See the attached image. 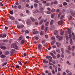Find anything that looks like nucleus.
I'll return each instance as SVG.
<instances>
[{"mask_svg": "<svg viewBox=\"0 0 75 75\" xmlns=\"http://www.w3.org/2000/svg\"><path fill=\"white\" fill-rule=\"evenodd\" d=\"M11 47L12 48H14L16 50H18V46L16 45V44H13L11 45Z\"/></svg>", "mask_w": 75, "mask_h": 75, "instance_id": "obj_1", "label": "nucleus"}, {"mask_svg": "<svg viewBox=\"0 0 75 75\" xmlns=\"http://www.w3.org/2000/svg\"><path fill=\"white\" fill-rule=\"evenodd\" d=\"M71 38H72V35H71V34H70V35H69V39H70V43L71 45H72V40L71 39Z\"/></svg>", "mask_w": 75, "mask_h": 75, "instance_id": "obj_2", "label": "nucleus"}, {"mask_svg": "<svg viewBox=\"0 0 75 75\" xmlns=\"http://www.w3.org/2000/svg\"><path fill=\"white\" fill-rule=\"evenodd\" d=\"M56 44L57 45V47H58L59 48V47H60L59 46H61V44L59 42H57Z\"/></svg>", "mask_w": 75, "mask_h": 75, "instance_id": "obj_3", "label": "nucleus"}, {"mask_svg": "<svg viewBox=\"0 0 75 75\" xmlns=\"http://www.w3.org/2000/svg\"><path fill=\"white\" fill-rule=\"evenodd\" d=\"M56 37L57 38H58L59 40H61L62 39V36L60 37V36H59V35L57 36Z\"/></svg>", "mask_w": 75, "mask_h": 75, "instance_id": "obj_4", "label": "nucleus"}, {"mask_svg": "<svg viewBox=\"0 0 75 75\" xmlns=\"http://www.w3.org/2000/svg\"><path fill=\"white\" fill-rule=\"evenodd\" d=\"M0 48L2 49V50H6L7 47L4 46H1L0 47Z\"/></svg>", "mask_w": 75, "mask_h": 75, "instance_id": "obj_5", "label": "nucleus"}, {"mask_svg": "<svg viewBox=\"0 0 75 75\" xmlns=\"http://www.w3.org/2000/svg\"><path fill=\"white\" fill-rule=\"evenodd\" d=\"M38 48L39 50H41L42 48V45L41 44H39L38 46Z\"/></svg>", "mask_w": 75, "mask_h": 75, "instance_id": "obj_6", "label": "nucleus"}, {"mask_svg": "<svg viewBox=\"0 0 75 75\" xmlns=\"http://www.w3.org/2000/svg\"><path fill=\"white\" fill-rule=\"evenodd\" d=\"M27 24L28 25L30 24L31 23V21L29 19H28L27 21Z\"/></svg>", "mask_w": 75, "mask_h": 75, "instance_id": "obj_7", "label": "nucleus"}, {"mask_svg": "<svg viewBox=\"0 0 75 75\" xmlns=\"http://www.w3.org/2000/svg\"><path fill=\"white\" fill-rule=\"evenodd\" d=\"M9 18L10 19H11V20H14L15 18H14L12 16H9Z\"/></svg>", "mask_w": 75, "mask_h": 75, "instance_id": "obj_8", "label": "nucleus"}, {"mask_svg": "<svg viewBox=\"0 0 75 75\" xmlns=\"http://www.w3.org/2000/svg\"><path fill=\"white\" fill-rule=\"evenodd\" d=\"M63 23V21H60L58 23V24L59 25H61V24H62Z\"/></svg>", "mask_w": 75, "mask_h": 75, "instance_id": "obj_9", "label": "nucleus"}, {"mask_svg": "<svg viewBox=\"0 0 75 75\" xmlns=\"http://www.w3.org/2000/svg\"><path fill=\"white\" fill-rule=\"evenodd\" d=\"M0 57L2 58H6V56L2 54L0 56Z\"/></svg>", "mask_w": 75, "mask_h": 75, "instance_id": "obj_10", "label": "nucleus"}, {"mask_svg": "<svg viewBox=\"0 0 75 75\" xmlns=\"http://www.w3.org/2000/svg\"><path fill=\"white\" fill-rule=\"evenodd\" d=\"M30 18L33 22H34V21H35V19H34V18H33L32 17H30Z\"/></svg>", "mask_w": 75, "mask_h": 75, "instance_id": "obj_11", "label": "nucleus"}, {"mask_svg": "<svg viewBox=\"0 0 75 75\" xmlns=\"http://www.w3.org/2000/svg\"><path fill=\"white\" fill-rule=\"evenodd\" d=\"M43 62L44 63H46V64H47V63H48V61H46V59H43Z\"/></svg>", "mask_w": 75, "mask_h": 75, "instance_id": "obj_12", "label": "nucleus"}, {"mask_svg": "<svg viewBox=\"0 0 75 75\" xmlns=\"http://www.w3.org/2000/svg\"><path fill=\"white\" fill-rule=\"evenodd\" d=\"M54 35H58V31L56 30L54 31Z\"/></svg>", "mask_w": 75, "mask_h": 75, "instance_id": "obj_13", "label": "nucleus"}, {"mask_svg": "<svg viewBox=\"0 0 75 75\" xmlns=\"http://www.w3.org/2000/svg\"><path fill=\"white\" fill-rule=\"evenodd\" d=\"M74 49H75V46H73L72 47L71 49V50L72 51H74Z\"/></svg>", "mask_w": 75, "mask_h": 75, "instance_id": "obj_14", "label": "nucleus"}, {"mask_svg": "<svg viewBox=\"0 0 75 75\" xmlns=\"http://www.w3.org/2000/svg\"><path fill=\"white\" fill-rule=\"evenodd\" d=\"M68 33L69 34H71V29H68Z\"/></svg>", "mask_w": 75, "mask_h": 75, "instance_id": "obj_15", "label": "nucleus"}, {"mask_svg": "<svg viewBox=\"0 0 75 75\" xmlns=\"http://www.w3.org/2000/svg\"><path fill=\"white\" fill-rule=\"evenodd\" d=\"M50 23V22L49 21H47L46 24H45V26H48V24Z\"/></svg>", "mask_w": 75, "mask_h": 75, "instance_id": "obj_16", "label": "nucleus"}, {"mask_svg": "<svg viewBox=\"0 0 75 75\" xmlns=\"http://www.w3.org/2000/svg\"><path fill=\"white\" fill-rule=\"evenodd\" d=\"M56 50L57 52H60V50L58 48H57L56 49Z\"/></svg>", "mask_w": 75, "mask_h": 75, "instance_id": "obj_17", "label": "nucleus"}, {"mask_svg": "<svg viewBox=\"0 0 75 75\" xmlns=\"http://www.w3.org/2000/svg\"><path fill=\"white\" fill-rule=\"evenodd\" d=\"M44 21V20L42 19L41 21H40V24H42V23H43V22Z\"/></svg>", "mask_w": 75, "mask_h": 75, "instance_id": "obj_18", "label": "nucleus"}, {"mask_svg": "<svg viewBox=\"0 0 75 75\" xmlns=\"http://www.w3.org/2000/svg\"><path fill=\"white\" fill-rule=\"evenodd\" d=\"M53 23H54V20H52L50 22V24H51V25H52V24H53Z\"/></svg>", "mask_w": 75, "mask_h": 75, "instance_id": "obj_19", "label": "nucleus"}, {"mask_svg": "<svg viewBox=\"0 0 75 75\" xmlns=\"http://www.w3.org/2000/svg\"><path fill=\"white\" fill-rule=\"evenodd\" d=\"M72 38L73 40H74V41H75V35H74L73 36Z\"/></svg>", "mask_w": 75, "mask_h": 75, "instance_id": "obj_20", "label": "nucleus"}, {"mask_svg": "<svg viewBox=\"0 0 75 75\" xmlns=\"http://www.w3.org/2000/svg\"><path fill=\"white\" fill-rule=\"evenodd\" d=\"M34 2L35 3H40V1L38 0H35Z\"/></svg>", "mask_w": 75, "mask_h": 75, "instance_id": "obj_21", "label": "nucleus"}, {"mask_svg": "<svg viewBox=\"0 0 75 75\" xmlns=\"http://www.w3.org/2000/svg\"><path fill=\"white\" fill-rule=\"evenodd\" d=\"M63 4L64 6H67V3L64 2L63 3Z\"/></svg>", "mask_w": 75, "mask_h": 75, "instance_id": "obj_22", "label": "nucleus"}, {"mask_svg": "<svg viewBox=\"0 0 75 75\" xmlns=\"http://www.w3.org/2000/svg\"><path fill=\"white\" fill-rule=\"evenodd\" d=\"M22 38L23 37H22V36H20L18 39L19 41H20V40H21V39H22Z\"/></svg>", "mask_w": 75, "mask_h": 75, "instance_id": "obj_23", "label": "nucleus"}, {"mask_svg": "<svg viewBox=\"0 0 75 75\" xmlns=\"http://www.w3.org/2000/svg\"><path fill=\"white\" fill-rule=\"evenodd\" d=\"M44 28V25H42L41 27V29L42 30H43Z\"/></svg>", "mask_w": 75, "mask_h": 75, "instance_id": "obj_24", "label": "nucleus"}, {"mask_svg": "<svg viewBox=\"0 0 75 75\" xmlns=\"http://www.w3.org/2000/svg\"><path fill=\"white\" fill-rule=\"evenodd\" d=\"M67 64H68V65H71V64L69 62V61H67Z\"/></svg>", "mask_w": 75, "mask_h": 75, "instance_id": "obj_25", "label": "nucleus"}, {"mask_svg": "<svg viewBox=\"0 0 75 75\" xmlns=\"http://www.w3.org/2000/svg\"><path fill=\"white\" fill-rule=\"evenodd\" d=\"M44 34V31H41L40 33V35H43Z\"/></svg>", "mask_w": 75, "mask_h": 75, "instance_id": "obj_26", "label": "nucleus"}, {"mask_svg": "<svg viewBox=\"0 0 75 75\" xmlns=\"http://www.w3.org/2000/svg\"><path fill=\"white\" fill-rule=\"evenodd\" d=\"M33 33L34 34H38V31L36 32H33Z\"/></svg>", "mask_w": 75, "mask_h": 75, "instance_id": "obj_27", "label": "nucleus"}, {"mask_svg": "<svg viewBox=\"0 0 75 75\" xmlns=\"http://www.w3.org/2000/svg\"><path fill=\"white\" fill-rule=\"evenodd\" d=\"M55 42L54 41H53L52 42H51V45H54V43Z\"/></svg>", "mask_w": 75, "mask_h": 75, "instance_id": "obj_28", "label": "nucleus"}, {"mask_svg": "<svg viewBox=\"0 0 75 75\" xmlns=\"http://www.w3.org/2000/svg\"><path fill=\"white\" fill-rule=\"evenodd\" d=\"M7 64V62H5L2 64V66H5Z\"/></svg>", "mask_w": 75, "mask_h": 75, "instance_id": "obj_29", "label": "nucleus"}, {"mask_svg": "<svg viewBox=\"0 0 75 75\" xmlns=\"http://www.w3.org/2000/svg\"><path fill=\"white\" fill-rule=\"evenodd\" d=\"M64 33V31H62L61 33V34L62 35H63Z\"/></svg>", "mask_w": 75, "mask_h": 75, "instance_id": "obj_30", "label": "nucleus"}, {"mask_svg": "<svg viewBox=\"0 0 75 75\" xmlns=\"http://www.w3.org/2000/svg\"><path fill=\"white\" fill-rule=\"evenodd\" d=\"M72 75V72H70L68 74H67L66 75Z\"/></svg>", "mask_w": 75, "mask_h": 75, "instance_id": "obj_31", "label": "nucleus"}, {"mask_svg": "<svg viewBox=\"0 0 75 75\" xmlns=\"http://www.w3.org/2000/svg\"><path fill=\"white\" fill-rule=\"evenodd\" d=\"M58 70L59 71L61 72V69L59 67L58 68Z\"/></svg>", "mask_w": 75, "mask_h": 75, "instance_id": "obj_32", "label": "nucleus"}, {"mask_svg": "<svg viewBox=\"0 0 75 75\" xmlns=\"http://www.w3.org/2000/svg\"><path fill=\"white\" fill-rule=\"evenodd\" d=\"M7 36V35H2V38H4L6 37Z\"/></svg>", "mask_w": 75, "mask_h": 75, "instance_id": "obj_33", "label": "nucleus"}, {"mask_svg": "<svg viewBox=\"0 0 75 75\" xmlns=\"http://www.w3.org/2000/svg\"><path fill=\"white\" fill-rule=\"evenodd\" d=\"M2 41H3V42H7V41H8V40H2Z\"/></svg>", "mask_w": 75, "mask_h": 75, "instance_id": "obj_34", "label": "nucleus"}, {"mask_svg": "<svg viewBox=\"0 0 75 75\" xmlns=\"http://www.w3.org/2000/svg\"><path fill=\"white\" fill-rule=\"evenodd\" d=\"M61 51L62 52V53H64V49L63 48H61Z\"/></svg>", "mask_w": 75, "mask_h": 75, "instance_id": "obj_35", "label": "nucleus"}, {"mask_svg": "<svg viewBox=\"0 0 75 75\" xmlns=\"http://www.w3.org/2000/svg\"><path fill=\"white\" fill-rule=\"evenodd\" d=\"M68 49L69 50H71V46L70 45H69L68 46Z\"/></svg>", "mask_w": 75, "mask_h": 75, "instance_id": "obj_36", "label": "nucleus"}, {"mask_svg": "<svg viewBox=\"0 0 75 75\" xmlns=\"http://www.w3.org/2000/svg\"><path fill=\"white\" fill-rule=\"evenodd\" d=\"M17 28L18 29H20V28H21V26L20 25H18L17 26Z\"/></svg>", "mask_w": 75, "mask_h": 75, "instance_id": "obj_37", "label": "nucleus"}, {"mask_svg": "<svg viewBox=\"0 0 75 75\" xmlns=\"http://www.w3.org/2000/svg\"><path fill=\"white\" fill-rule=\"evenodd\" d=\"M61 57V55H60V54H58L57 55V58H59V57Z\"/></svg>", "mask_w": 75, "mask_h": 75, "instance_id": "obj_38", "label": "nucleus"}, {"mask_svg": "<svg viewBox=\"0 0 75 75\" xmlns=\"http://www.w3.org/2000/svg\"><path fill=\"white\" fill-rule=\"evenodd\" d=\"M64 16L63 15L60 18V19H61V20H62L63 18H64Z\"/></svg>", "mask_w": 75, "mask_h": 75, "instance_id": "obj_39", "label": "nucleus"}, {"mask_svg": "<svg viewBox=\"0 0 75 75\" xmlns=\"http://www.w3.org/2000/svg\"><path fill=\"white\" fill-rule=\"evenodd\" d=\"M52 58L53 59H56L57 58V57L55 56H52Z\"/></svg>", "mask_w": 75, "mask_h": 75, "instance_id": "obj_40", "label": "nucleus"}, {"mask_svg": "<svg viewBox=\"0 0 75 75\" xmlns=\"http://www.w3.org/2000/svg\"><path fill=\"white\" fill-rule=\"evenodd\" d=\"M42 18V16H40L39 17L38 20H41V19Z\"/></svg>", "mask_w": 75, "mask_h": 75, "instance_id": "obj_41", "label": "nucleus"}, {"mask_svg": "<svg viewBox=\"0 0 75 75\" xmlns=\"http://www.w3.org/2000/svg\"><path fill=\"white\" fill-rule=\"evenodd\" d=\"M52 47H53V48H56L57 47V46H56V45H54L53 46H52Z\"/></svg>", "mask_w": 75, "mask_h": 75, "instance_id": "obj_42", "label": "nucleus"}, {"mask_svg": "<svg viewBox=\"0 0 75 75\" xmlns=\"http://www.w3.org/2000/svg\"><path fill=\"white\" fill-rule=\"evenodd\" d=\"M5 54H6V55H8L9 54V52L8 51H7L5 52Z\"/></svg>", "mask_w": 75, "mask_h": 75, "instance_id": "obj_43", "label": "nucleus"}, {"mask_svg": "<svg viewBox=\"0 0 75 75\" xmlns=\"http://www.w3.org/2000/svg\"><path fill=\"white\" fill-rule=\"evenodd\" d=\"M51 39L52 40H55V38L54 37H52L51 38Z\"/></svg>", "mask_w": 75, "mask_h": 75, "instance_id": "obj_44", "label": "nucleus"}, {"mask_svg": "<svg viewBox=\"0 0 75 75\" xmlns=\"http://www.w3.org/2000/svg\"><path fill=\"white\" fill-rule=\"evenodd\" d=\"M46 6H50V3H47L46 4Z\"/></svg>", "mask_w": 75, "mask_h": 75, "instance_id": "obj_45", "label": "nucleus"}, {"mask_svg": "<svg viewBox=\"0 0 75 75\" xmlns=\"http://www.w3.org/2000/svg\"><path fill=\"white\" fill-rule=\"evenodd\" d=\"M34 6L35 8H37V4H34Z\"/></svg>", "mask_w": 75, "mask_h": 75, "instance_id": "obj_46", "label": "nucleus"}, {"mask_svg": "<svg viewBox=\"0 0 75 75\" xmlns=\"http://www.w3.org/2000/svg\"><path fill=\"white\" fill-rule=\"evenodd\" d=\"M66 72H67V73H69V71L68 69H67L66 71Z\"/></svg>", "mask_w": 75, "mask_h": 75, "instance_id": "obj_47", "label": "nucleus"}, {"mask_svg": "<svg viewBox=\"0 0 75 75\" xmlns=\"http://www.w3.org/2000/svg\"><path fill=\"white\" fill-rule=\"evenodd\" d=\"M18 62L19 64L21 65H23V64H22V63H21V62L20 61H18Z\"/></svg>", "mask_w": 75, "mask_h": 75, "instance_id": "obj_48", "label": "nucleus"}, {"mask_svg": "<svg viewBox=\"0 0 75 75\" xmlns=\"http://www.w3.org/2000/svg\"><path fill=\"white\" fill-rule=\"evenodd\" d=\"M51 17L52 18H54V15L53 14H52L51 15Z\"/></svg>", "mask_w": 75, "mask_h": 75, "instance_id": "obj_49", "label": "nucleus"}, {"mask_svg": "<svg viewBox=\"0 0 75 75\" xmlns=\"http://www.w3.org/2000/svg\"><path fill=\"white\" fill-rule=\"evenodd\" d=\"M50 54L51 55L52 57L54 56V54L52 52L50 53Z\"/></svg>", "mask_w": 75, "mask_h": 75, "instance_id": "obj_50", "label": "nucleus"}, {"mask_svg": "<svg viewBox=\"0 0 75 75\" xmlns=\"http://www.w3.org/2000/svg\"><path fill=\"white\" fill-rule=\"evenodd\" d=\"M49 68L50 69H52V67L51 66H49Z\"/></svg>", "mask_w": 75, "mask_h": 75, "instance_id": "obj_51", "label": "nucleus"}, {"mask_svg": "<svg viewBox=\"0 0 75 75\" xmlns=\"http://www.w3.org/2000/svg\"><path fill=\"white\" fill-rule=\"evenodd\" d=\"M52 73L53 74H55V71H54V69H53L52 70Z\"/></svg>", "mask_w": 75, "mask_h": 75, "instance_id": "obj_52", "label": "nucleus"}, {"mask_svg": "<svg viewBox=\"0 0 75 75\" xmlns=\"http://www.w3.org/2000/svg\"><path fill=\"white\" fill-rule=\"evenodd\" d=\"M67 73L65 72H63L62 73V75H66Z\"/></svg>", "mask_w": 75, "mask_h": 75, "instance_id": "obj_53", "label": "nucleus"}, {"mask_svg": "<svg viewBox=\"0 0 75 75\" xmlns=\"http://www.w3.org/2000/svg\"><path fill=\"white\" fill-rule=\"evenodd\" d=\"M35 39H36V40H38V37H37V36H35Z\"/></svg>", "mask_w": 75, "mask_h": 75, "instance_id": "obj_54", "label": "nucleus"}, {"mask_svg": "<svg viewBox=\"0 0 75 75\" xmlns=\"http://www.w3.org/2000/svg\"><path fill=\"white\" fill-rule=\"evenodd\" d=\"M13 11H11L10 12V13L11 14H13Z\"/></svg>", "mask_w": 75, "mask_h": 75, "instance_id": "obj_55", "label": "nucleus"}, {"mask_svg": "<svg viewBox=\"0 0 75 75\" xmlns=\"http://www.w3.org/2000/svg\"><path fill=\"white\" fill-rule=\"evenodd\" d=\"M12 51H11V56H12L13 55V52H12Z\"/></svg>", "mask_w": 75, "mask_h": 75, "instance_id": "obj_56", "label": "nucleus"}, {"mask_svg": "<svg viewBox=\"0 0 75 75\" xmlns=\"http://www.w3.org/2000/svg\"><path fill=\"white\" fill-rule=\"evenodd\" d=\"M49 72V71H48V70H46L45 71V73L46 74H48V73Z\"/></svg>", "mask_w": 75, "mask_h": 75, "instance_id": "obj_57", "label": "nucleus"}, {"mask_svg": "<svg viewBox=\"0 0 75 75\" xmlns=\"http://www.w3.org/2000/svg\"><path fill=\"white\" fill-rule=\"evenodd\" d=\"M69 38V37H68V36H67L66 37V40H68Z\"/></svg>", "mask_w": 75, "mask_h": 75, "instance_id": "obj_58", "label": "nucleus"}, {"mask_svg": "<svg viewBox=\"0 0 75 75\" xmlns=\"http://www.w3.org/2000/svg\"><path fill=\"white\" fill-rule=\"evenodd\" d=\"M71 16H74V13H73V12H71Z\"/></svg>", "mask_w": 75, "mask_h": 75, "instance_id": "obj_59", "label": "nucleus"}, {"mask_svg": "<svg viewBox=\"0 0 75 75\" xmlns=\"http://www.w3.org/2000/svg\"><path fill=\"white\" fill-rule=\"evenodd\" d=\"M45 40H42V44H44V43H45Z\"/></svg>", "mask_w": 75, "mask_h": 75, "instance_id": "obj_60", "label": "nucleus"}, {"mask_svg": "<svg viewBox=\"0 0 75 75\" xmlns=\"http://www.w3.org/2000/svg\"><path fill=\"white\" fill-rule=\"evenodd\" d=\"M18 8L20 9V8H21V5H19L18 6Z\"/></svg>", "mask_w": 75, "mask_h": 75, "instance_id": "obj_61", "label": "nucleus"}, {"mask_svg": "<svg viewBox=\"0 0 75 75\" xmlns=\"http://www.w3.org/2000/svg\"><path fill=\"white\" fill-rule=\"evenodd\" d=\"M39 7H42V5L41 4H40L39 5Z\"/></svg>", "mask_w": 75, "mask_h": 75, "instance_id": "obj_62", "label": "nucleus"}, {"mask_svg": "<svg viewBox=\"0 0 75 75\" xmlns=\"http://www.w3.org/2000/svg\"><path fill=\"white\" fill-rule=\"evenodd\" d=\"M24 42H25L24 40H22L21 41V44H23V43H24Z\"/></svg>", "mask_w": 75, "mask_h": 75, "instance_id": "obj_63", "label": "nucleus"}, {"mask_svg": "<svg viewBox=\"0 0 75 75\" xmlns=\"http://www.w3.org/2000/svg\"><path fill=\"white\" fill-rule=\"evenodd\" d=\"M47 9L48 10V11H50L51 10V8H47Z\"/></svg>", "mask_w": 75, "mask_h": 75, "instance_id": "obj_64", "label": "nucleus"}]
</instances>
